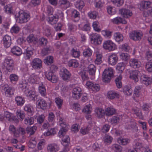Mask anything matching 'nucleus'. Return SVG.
Segmentation results:
<instances>
[{"label":"nucleus","mask_w":152,"mask_h":152,"mask_svg":"<svg viewBox=\"0 0 152 152\" xmlns=\"http://www.w3.org/2000/svg\"><path fill=\"white\" fill-rule=\"evenodd\" d=\"M113 75V69L112 68L105 69L103 72L102 75L103 81L105 83L109 82L111 78Z\"/></svg>","instance_id":"f257e3e1"},{"label":"nucleus","mask_w":152,"mask_h":152,"mask_svg":"<svg viewBox=\"0 0 152 152\" xmlns=\"http://www.w3.org/2000/svg\"><path fill=\"white\" fill-rule=\"evenodd\" d=\"M17 17V20H19V22L20 23L26 22L30 19V15L29 14L22 10L19 12Z\"/></svg>","instance_id":"f03ea898"},{"label":"nucleus","mask_w":152,"mask_h":152,"mask_svg":"<svg viewBox=\"0 0 152 152\" xmlns=\"http://www.w3.org/2000/svg\"><path fill=\"white\" fill-rule=\"evenodd\" d=\"M3 65L8 72H11L14 66V61L12 58L7 57L5 59Z\"/></svg>","instance_id":"7ed1b4c3"},{"label":"nucleus","mask_w":152,"mask_h":152,"mask_svg":"<svg viewBox=\"0 0 152 152\" xmlns=\"http://www.w3.org/2000/svg\"><path fill=\"white\" fill-rule=\"evenodd\" d=\"M91 42L95 45H100L102 41V38L97 33H92L90 35Z\"/></svg>","instance_id":"20e7f679"},{"label":"nucleus","mask_w":152,"mask_h":152,"mask_svg":"<svg viewBox=\"0 0 152 152\" xmlns=\"http://www.w3.org/2000/svg\"><path fill=\"white\" fill-rule=\"evenodd\" d=\"M103 46L104 49L110 51H113L115 49V44L110 40L105 41Z\"/></svg>","instance_id":"39448f33"},{"label":"nucleus","mask_w":152,"mask_h":152,"mask_svg":"<svg viewBox=\"0 0 152 152\" xmlns=\"http://www.w3.org/2000/svg\"><path fill=\"white\" fill-rule=\"evenodd\" d=\"M142 36V34L140 31H134L129 33L130 38L134 41L140 40Z\"/></svg>","instance_id":"423d86ee"},{"label":"nucleus","mask_w":152,"mask_h":152,"mask_svg":"<svg viewBox=\"0 0 152 152\" xmlns=\"http://www.w3.org/2000/svg\"><path fill=\"white\" fill-rule=\"evenodd\" d=\"M59 74L60 76L65 80H69L71 76V74L64 67L61 69Z\"/></svg>","instance_id":"0eeeda50"},{"label":"nucleus","mask_w":152,"mask_h":152,"mask_svg":"<svg viewBox=\"0 0 152 152\" xmlns=\"http://www.w3.org/2000/svg\"><path fill=\"white\" fill-rule=\"evenodd\" d=\"M108 64L112 66L115 65L118 61V57L115 53L110 54L108 57Z\"/></svg>","instance_id":"6e6552de"},{"label":"nucleus","mask_w":152,"mask_h":152,"mask_svg":"<svg viewBox=\"0 0 152 152\" xmlns=\"http://www.w3.org/2000/svg\"><path fill=\"white\" fill-rule=\"evenodd\" d=\"M2 88L5 94L8 97L11 96L12 95H13L14 94V88L7 84H5L3 86Z\"/></svg>","instance_id":"1a4fd4ad"},{"label":"nucleus","mask_w":152,"mask_h":152,"mask_svg":"<svg viewBox=\"0 0 152 152\" xmlns=\"http://www.w3.org/2000/svg\"><path fill=\"white\" fill-rule=\"evenodd\" d=\"M31 65L34 68L39 69L42 67V61L39 58H34L32 60Z\"/></svg>","instance_id":"9d476101"},{"label":"nucleus","mask_w":152,"mask_h":152,"mask_svg":"<svg viewBox=\"0 0 152 152\" xmlns=\"http://www.w3.org/2000/svg\"><path fill=\"white\" fill-rule=\"evenodd\" d=\"M45 77L48 80L53 83H56L58 80V77L51 72L46 73Z\"/></svg>","instance_id":"9b49d317"},{"label":"nucleus","mask_w":152,"mask_h":152,"mask_svg":"<svg viewBox=\"0 0 152 152\" xmlns=\"http://www.w3.org/2000/svg\"><path fill=\"white\" fill-rule=\"evenodd\" d=\"M72 97L75 99H78L80 97L82 93L81 88L79 87L74 88L72 91Z\"/></svg>","instance_id":"f8f14e48"},{"label":"nucleus","mask_w":152,"mask_h":152,"mask_svg":"<svg viewBox=\"0 0 152 152\" xmlns=\"http://www.w3.org/2000/svg\"><path fill=\"white\" fill-rule=\"evenodd\" d=\"M141 82L146 86H148L151 84L152 82L151 78L148 75L142 74L140 76Z\"/></svg>","instance_id":"ddd939ff"},{"label":"nucleus","mask_w":152,"mask_h":152,"mask_svg":"<svg viewBox=\"0 0 152 152\" xmlns=\"http://www.w3.org/2000/svg\"><path fill=\"white\" fill-rule=\"evenodd\" d=\"M130 78L135 82L139 80L138 77L140 74V72L137 70H130L129 71Z\"/></svg>","instance_id":"4468645a"},{"label":"nucleus","mask_w":152,"mask_h":152,"mask_svg":"<svg viewBox=\"0 0 152 152\" xmlns=\"http://www.w3.org/2000/svg\"><path fill=\"white\" fill-rule=\"evenodd\" d=\"M2 41L4 46L6 48L10 47L12 44L11 38L10 36L7 35L3 37Z\"/></svg>","instance_id":"2eb2a0df"},{"label":"nucleus","mask_w":152,"mask_h":152,"mask_svg":"<svg viewBox=\"0 0 152 152\" xmlns=\"http://www.w3.org/2000/svg\"><path fill=\"white\" fill-rule=\"evenodd\" d=\"M129 64L131 67L135 69L140 66L141 62L138 59L132 58L130 60Z\"/></svg>","instance_id":"dca6fc26"},{"label":"nucleus","mask_w":152,"mask_h":152,"mask_svg":"<svg viewBox=\"0 0 152 152\" xmlns=\"http://www.w3.org/2000/svg\"><path fill=\"white\" fill-rule=\"evenodd\" d=\"M119 11L121 14L126 18H129L132 15V12L128 9H120Z\"/></svg>","instance_id":"f3484780"},{"label":"nucleus","mask_w":152,"mask_h":152,"mask_svg":"<svg viewBox=\"0 0 152 152\" xmlns=\"http://www.w3.org/2000/svg\"><path fill=\"white\" fill-rule=\"evenodd\" d=\"M60 125L62 127V128L59 131L58 135L59 137L62 138L65 134L66 133L67 131L68 128L66 126L65 124H64V123H61Z\"/></svg>","instance_id":"a211bd4d"},{"label":"nucleus","mask_w":152,"mask_h":152,"mask_svg":"<svg viewBox=\"0 0 152 152\" xmlns=\"http://www.w3.org/2000/svg\"><path fill=\"white\" fill-rule=\"evenodd\" d=\"M15 104L18 106H22L25 102L24 97L20 96H17L15 98Z\"/></svg>","instance_id":"6ab92c4d"},{"label":"nucleus","mask_w":152,"mask_h":152,"mask_svg":"<svg viewBox=\"0 0 152 152\" xmlns=\"http://www.w3.org/2000/svg\"><path fill=\"white\" fill-rule=\"evenodd\" d=\"M58 148L55 144H50L47 146V150L48 152H56L58 151Z\"/></svg>","instance_id":"aec40b11"},{"label":"nucleus","mask_w":152,"mask_h":152,"mask_svg":"<svg viewBox=\"0 0 152 152\" xmlns=\"http://www.w3.org/2000/svg\"><path fill=\"white\" fill-rule=\"evenodd\" d=\"M11 52L13 54L17 56H20L22 53L21 49L18 46L13 47L11 49Z\"/></svg>","instance_id":"412c9836"},{"label":"nucleus","mask_w":152,"mask_h":152,"mask_svg":"<svg viewBox=\"0 0 152 152\" xmlns=\"http://www.w3.org/2000/svg\"><path fill=\"white\" fill-rule=\"evenodd\" d=\"M24 57L25 59H28L30 58L33 54L32 50L31 48L28 47L26 50V51L23 53Z\"/></svg>","instance_id":"4be33fe9"},{"label":"nucleus","mask_w":152,"mask_h":152,"mask_svg":"<svg viewBox=\"0 0 152 152\" xmlns=\"http://www.w3.org/2000/svg\"><path fill=\"white\" fill-rule=\"evenodd\" d=\"M105 115L107 116H111L115 113V110L112 107H108L105 109Z\"/></svg>","instance_id":"5701e85b"},{"label":"nucleus","mask_w":152,"mask_h":152,"mask_svg":"<svg viewBox=\"0 0 152 152\" xmlns=\"http://www.w3.org/2000/svg\"><path fill=\"white\" fill-rule=\"evenodd\" d=\"M37 104L39 107L43 110H45L47 106V103L46 101L42 99L37 100Z\"/></svg>","instance_id":"b1692460"},{"label":"nucleus","mask_w":152,"mask_h":152,"mask_svg":"<svg viewBox=\"0 0 152 152\" xmlns=\"http://www.w3.org/2000/svg\"><path fill=\"white\" fill-rule=\"evenodd\" d=\"M68 65L69 67L73 68H77L79 65L78 61L76 59H71L68 62Z\"/></svg>","instance_id":"393cba45"},{"label":"nucleus","mask_w":152,"mask_h":152,"mask_svg":"<svg viewBox=\"0 0 152 152\" xmlns=\"http://www.w3.org/2000/svg\"><path fill=\"white\" fill-rule=\"evenodd\" d=\"M96 116L99 118L102 117L105 115V112L103 109L100 108H97L95 110Z\"/></svg>","instance_id":"a878e982"},{"label":"nucleus","mask_w":152,"mask_h":152,"mask_svg":"<svg viewBox=\"0 0 152 152\" xmlns=\"http://www.w3.org/2000/svg\"><path fill=\"white\" fill-rule=\"evenodd\" d=\"M112 22L114 23L118 24L122 23L124 24L126 23L127 21L124 19H122L120 17H117L111 20Z\"/></svg>","instance_id":"bb28decb"},{"label":"nucleus","mask_w":152,"mask_h":152,"mask_svg":"<svg viewBox=\"0 0 152 152\" xmlns=\"http://www.w3.org/2000/svg\"><path fill=\"white\" fill-rule=\"evenodd\" d=\"M119 94L114 91H110L107 93V96L108 98L110 99H113L115 98H118Z\"/></svg>","instance_id":"cd10ccee"},{"label":"nucleus","mask_w":152,"mask_h":152,"mask_svg":"<svg viewBox=\"0 0 152 152\" xmlns=\"http://www.w3.org/2000/svg\"><path fill=\"white\" fill-rule=\"evenodd\" d=\"M79 12L76 10H74L72 11L71 13V17L72 19L74 18V20L76 22L79 19Z\"/></svg>","instance_id":"c85d7f7f"},{"label":"nucleus","mask_w":152,"mask_h":152,"mask_svg":"<svg viewBox=\"0 0 152 152\" xmlns=\"http://www.w3.org/2000/svg\"><path fill=\"white\" fill-rule=\"evenodd\" d=\"M96 70V67L93 64H90L88 67V72L90 75H95Z\"/></svg>","instance_id":"c756f323"},{"label":"nucleus","mask_w":152,"mask_h":152,"mask_svg":"<svg viewBox=\"0 0 152 152\" xmlns=\"http://www.w3.org/2000/svg\"><path fill=\"white\" fill-rule=\"evenodd\" d=\"M37 129V127L36 126H34L31 127L28 126L26 129V131L30 135H32L34 134Z\"/></svg>","instance_id":"7c9ffc66"},{"label":"nucleus","mask_w":152,"mask_h":152,"mask_svg":"<svg viewBox=\"0 0 152 152\" xmlns=\"http://www.w3.org/2000/svg\"><path fill=\"white\" fill-rule=\"evenodd\" d=\"M123 92L125 94L130 96L132 94V90L130 86H126L123 88Z\"/></svg>","instance_id":"2f4dec72"},{"label":"nucleus","mask_w":152,"mask_h":152,"mask_svg":"<svg viewBox=\"0 0 152 152\" xmlns=\"http://www.w3.org/2000/svg\"><path fill=\"white\" fill-rule=\"evenodd\" d=\"M17 117L21 121H22L25 116V114L24 112L20 110H18L16 112Z\"/></svg>","instance_id":"473e14b6"},{"label":"nucleus","mask_w":152,"mask_h":152,"mask_svg":"<svg viewBox=\"0 0 152 152\" xmlns=\"http://www.w3.org/2000/svg\"><path fill=\"white\" fill-rule=\"evenodd\" d=\"M26 39L27 41L29 43L33 42L34 44L37 43V38L35 37L32 34H30L28 36Z\"/></svg>","instance_id":"72a5a7b5"},{"label":"nucleus","mask_w":152,"mask_h":152,"mask_svg":"<svg viewBox=\"0 0 152 152\" xmlns=\"http://www.w3.org/2000/svg\"><path fill=\"white\" fill-rule=\"evenodd\" d=\"M151 3L149 1H142L141 4V6L142 8L145 9H148L151 6Z\"/></svg>","instance_id":"f704fd0d"},{"label":"nucleus","mask_w":152,"mask_h":152,"mask_svg":"<svg viewBox=\"0 0 152 152\" xmlns=\"http://www.w3.org/2000/svg\"><path fill=\"white\" fill-rule=\"evenodd\" d=\"M48 42L47 39L44 38H40L38 40H37V43L39 46H44L46 45Z\"/></svg>","instance_id":"c9c22d12"},{"label":"nucleus","mask_w":152,"mask_h":152,"mask_svg":"<svg viewBox=\"0 0 152 152\" xmlns=\"http://www.w3.org/2000/svg\"><path fill=\"white\" fill-rule=\"evenodd\" d=\"M118 142L123 145H125L129 142V140L127 139H124L122 137L118 138L117 140Z\"/></svg>","instance_id":"e433bc0d"},{"label":"nucleus","mask_w":152,"mask_h":152,"mask_svg":"<svg viewBox=\"0 0 152 152\" xmlns=\"http://www.w3.org/2000/svg\"><path fill=\"white\" fill-rule=\"evenodd\" d=\"M122 76H119L116 78L115 80V83L117 88H119L122 86V83L121 82Z\"/></svg>","instance_id":"4c0bfd02"},{"label":"nucleus","mask_w":152,"mask_h":152,"mask_svg":"<svg viewBox=\"0 0 152 152\" xmlns=\"http://www.w3.org/2000/svg\"><path fill=\"white\" fill-rule=\"evenodd\" d=\"M114 37L115 39L117 42H121L123 40V37L122 34L119 32L115 33Z\"/></svg>","instance_id":"58836bf2"},{"label":"nucleus","mask_w":152,"mask_h":152,"mask_svg":"<svg viewBox=\"0 0 152 152\" xmlns=\"http://www.w3.org/2000/svg\"><path fill=\"white\" fill-rule=\"evenodd\" d=\"M112 140V137L108 135H105L103 138V141L106 144H110L111 143Z\"/></svg>","instance_id":"ea45409f"},{"label":"nucleus","mask_w":152,"mask_h":152,"mask_svg":"<svg viewBox=\"0 0 152 152\" xmlns=\"http://www.w3.org/2000/svg\"><path fill=\"white\" fill-rule=\"evenodd\" d=\"M39 93L43 96H45L46 95L45 88L44 85L42 84L39 87Z\"/></svg>","instance_id":"a19ab883"},{"label":"nucleus","mask_w":152,"mask_h":152,"mask_svg":"<svg viewBox=\"0 0 152 152\" xmlns=\"http://www.w3.org/2000/svg\"><path fill=\"white\" fill-rule=\"evenodd\" d=\"M58 20V18L56 16H49L48 18V20L51 24H54L56 23Z\"/></svg>","instance_id":"79ce46f5"},{"label":"nucleus","mask_w":152,"mask_h":152,"mask_svg":"<svg viewBox=\"0 0 152 152\" xmlns=\"http://www.w3.org/2000/svg\"><path fill=\"white\" fill-rule=\"evenodd\" d=\"M85 4L83 1L82 0H77L75 4L76 8L79 9H82L85 6Z\"/></svg>","instance_id":"37998d69"},{"label":"nucleus","mask_w":152,"mask_h":152,"mask_svg":"<svg viewBox=\"0 0 152 152\" xmlns=\"http://www.w3.org/2000/svg\"><path fill=\"white\" fill-rule=\"evenodd\" d=\"M70 142V138L68 136L64 137L62 139L61 143L64 146L69 145Z\"/></svg>","instance_id":"c03bdc74"},{"label":"nucleus","mask_w":152,"mask_h":152,"mask_svg":"<svg viewBox=\"0 0 152 152\" xmlns=\"http://www.w3.org/2000/svg\"><path fill=\"white\" fill-rule=\"evenodd\" d=\"M92 54V51L89 48H88L84 50L83 53V55L85 57H88L91 56Z\"/></svg>","instance_id":"a18cd8bd"},{"label":"nucleus","mask_w":152,"mask_h":152,"mask_svg":"<svg viewBox=\"0 0 152 152\" xmlns=\"http://www.w3.org/2000/svg\"><path fill=\"white\" fill-rule=\"evenodd\" d=\"M91 127V125H89L85 128H81L80 131V133L83 135L88 134L90 130Z\"/></svg>","instance_id":"49530a36"},{"label":"nucleus","mask_w":152,"mask_h":152,"mask_svg":"<svg viewBox=\"0 0 152 152\" xmlns=\"http://www.w3.org/2000/svg\"><path fill=\"white\" fill-rule=\"evenodd\" d=\"M79 75L81 76L83 80H87L89 77L86 72L84 71H81L79 73Z\"/></svg>","instance_id":"de8ad7c7"},{"label":"nucleus","mask_w":152,"mask_h":152,"mask_svg":"<svg viewBox=\"0 0 152 152\" xmlns=\"http://www.w3.org/2000/svg\"><path fill=\"white\" fill-rule=\"evenodd\" d=\"M34 118L33 117H27L24 120V123L27 125H31L34 123Z\"/></svg>","instance_id":"09e8293b"},{"label":"nucleus","mask_w":152,"mask_h":152,"mask_svg":"<svg viewBox=\"0 0 152 152\" xmlns=\"http://www.w3.org/2000/svg\"><path fill=\"white\" fill-rule=\"evenodd\" d=\"M96 58L95 61V63L97 65L101 64L102 62V55L99 53H96Z\"/></svg>","instance_id":"8fccbe9b"},{"label":"nucleus","mask_w":152,"mask_h":152,"mask_svg":"<svg viewBox=\"0 0 152 152\" xmlns=\"http://www.w3.org/2000/svg\"><path fill=\"white\" fill-rule=\"evenodd\" d=\"M112 148L115 152H121L122 150V147L117 144L113 145Z\"/></svg>","instance_id":"3c124183"},{"label":"nucleus","mask_w":152,"mask_h":152,"mask_svg":"<svg viewBox=\"0 0 152 152\" xmlns=\"http://www.w3.org/2000/svg\"><path fill=\"white\" fill-rule=\"evenodd\" d=\"M145 58L148 61H152V52L149 50L146 51L145 53Z\"/></svg>","instance_id":"603ef678"},{"label":"nucleus","mask_w":152,"mask_h":152,"mask_svg":"<svg viewBox=\"0 0 152 152\" xmlns=\"http://www.w3.org/2000/svg\"><path fill=\"white\" fill-rule=\"evenodd\" d=\"M142 88L141 86H139L135 87L134 90V93L136 96L138 97L139 96Z\"/></svg>","instance_id":"864d4df0"},{"label":"nucleus","mask_w":152,"mask_h":152,"mask_svg":"<svg viewBox=\"0 0 152 152\" xmlns=\"http://www.w3.org/2000/svg\"><path fill=\"white\" fill-rule=\"evenodd\" d=\"M120 58L123 60L127 61L130 58V56L127 53H122L120 55Z\"/></svg>","instance_id":"5fc2aeb1"},{"label":"nucleus","mask_w":152,"mask_h":152,"mask_svg":"<svg viewBox=\"0 0 152 152\" xmlns=\"http://www.w3.org/2000/svg\"><path fill=\"white\" fill-rule=\"evenodd\" d=\"M24 110L31 115L33 113L32 107L30 104H27L25 105L24 108Z\"/></svg>","instance_id":"6e6d98bb"},{"label":"nucleus","mask_w":152,"mask_h":152,"mask_svg":"<svg viewBox=\"0 0 152 152\" xmlns=\"http://www.w3.org/2000/svg\"><path fill=\"white\" fill-rule=\"evenodd\" d=\"M53 57L51 56H47L44 60V62L49 65L53 62Z\"/></svg>","instance_id":"4d7b16f0"},{"label":"nucleus","mask_w":152,"mask_h":152,"mask_svg":"<svg viewBox=\"0 0 152 152\" xmlns=\"http://www.w3.org/2000/svg\"><path fill=\"white\" fill-rule=\"evenodd\" d=\"M107 9L108 13L110 15H114L116 12L115 8L110 6H108Z\"/></svg>","instance_id":"13d9d810"},{"label":"nucleus","mask_w":152,"mask_h":152,"mask_svg":"<svg viewBox=\"0 0 152 152\" xmlns=\"http://www.w3.org/2000/svg\"><path fill=\"white\" fill-rule=\"evenodd\" d=\"M125 64L123 62L120 63L118 64L116 69L118 71L122 72L125 69Z\"/></svg>","instance_id":"bf43d9fd"},{"label":"nucleus","mask_w":152,"mask_h":152,"mask_svg":"<svg viewBox=\"0 0 152 152\" xmlns=\"http://www.w3.org/2000/svg\"><path fill=\"white\" fill-rule=\"evenodd\" d=\"M98 13L95 11L89 12L88 15L89 17L91 19H95Z\"/></svg>","instance_id":"052dcab7"},{"label":"nucleus","mask_w":152,"mask_h":152,"mask_svg":"<svg viewBox=\"0 0 152 152\" xmlns=\"http://www.w3.org/2000/svg\"><path fill=\"white\" fill-rule=\"evenodd\" d=\"M99 23L98 21L94 22L92 24V26L94 29L96 31L99 32L101 29L99 28L98 26Z\"/></svg>","instance_id":"680f3d73"},{"label":"nucleus","mask_w":152,"mask_h":152,"mask_svg":"<svg viewBox=\"0 0 152 152\" xmlns=\"http://www.w3.org/2000/svg\"><path fill=\"white\" fill-rule=\"evenodd\" d=\"M145 67L146 70L149 72H152V62H147L145 65Z\"/></svg>","instance_id":"e2e57ef3"},{"label":"nucleus","mask_w":152,"mask_h":152,"mask_svg":"<svg viewBox=\"0 0 152 152\" xmlns=\"http://www.w3.org/2000/svg\"><path fill=\"white\" fill-rule=\"evenodd\" d=\"M43 33L47 37L50 36L51 35L50 29V28L48 27L44 28Z\"/></svg>","instance_id":"0e129e2a"},{"label":"nucleus","mask_w":152,"mask_h":152,"mask_svg":"<svg viewBox=\"0 0 152 152\" xmlns=\"http://www.w3.org/2000/svg\"><path fill=\"white\" fill-rule=\"evenodd\" d=\"M59 3L61 5H64L66 7H68L70 6V3L67 0H60Z\"/></svg>","instance_id":"69168bd1"},{"label":"nucleus","mask_w":152,"mask_h":152,"mask_svg":"<svg viewBox=\"0 0 152 152\" xmlns=\"http://www.w3.org/2000/svg\"><path fill=\"white\" fill-rule=\"evenodd\" d=\"M50 49L49 48H43L42 52V55L44 56L48 55L50 52Z\"/></svg>","instance_id":"338daca9"},{"label":"nucleus","mask_w":152,"mask_h":152,"mask_svg":"<svg viewBox=\"0 0 152 152\" xmlns=\"http://www.w3.org/2000/svg\"><path fill=\"white\" fill-rule=\"evenodd\" d=\"M20 29V28L16 25H15L11 29V31L12 33L17 34L18 33Z\"/></svg>","instance_id":"774afa93"}]
</instances>
